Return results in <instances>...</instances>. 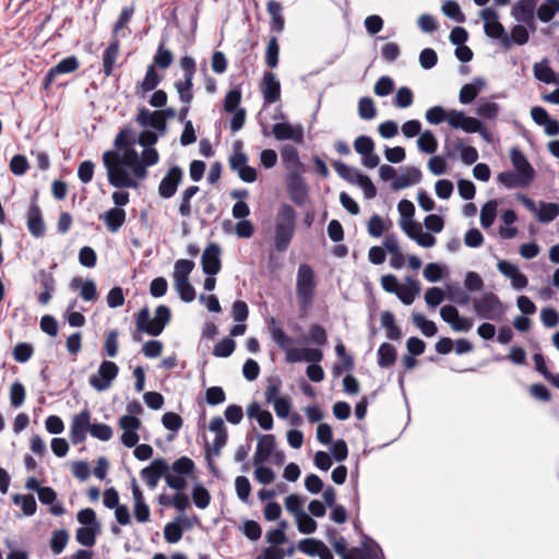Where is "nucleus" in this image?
Wrapping results in <instances>:
<instances>
[{"label":"nucleus","instance_id":"obj_1","mask_svg":"<svg viewBox=\"0 0 559 559\" xmlns=\"http://www.w3.org/2000/svg\"><path fill=\"white\" fill-rule=\"evenodd\" d=\"M122 148V153L107 151L103 154L108 182L117 189L138 188L136 180L145 179L147 170L144 169V165H142L140 156L133 147Z\"/></svg>","mask_w":559,"mask_h":559},{"label":"nucleus","instance_id":"obj_2","mask_svg":"<svg viewBox=\"0 0 559 559\" xmlns=\"http://www.w3.org/2000/svg\"><path fill=\"white\" fill-rule=\"evenodd\" d=\"M426 120L430 124H439L447 121L452 129H460L466 133H473L479 130L480 120L466 116L462 110H445L442 106H433L425 114Z\"/></svg>","mask_w":559,"mask_h":559},{"label":"nucleus","instance_id":"obj_3","mask_svg":"<svg viewBox=\"0 0 559 559\" xmlns=\"http://www.w3.org/2000/svg\"><path fill=\"white\" fill-rule=\"evenodd\" d=\"M296 212L288 205L283 204L277 213L275 222V249L280 252L287 250L295 233Z\"/></svg>","mask_w":559,"mask_h":559},{"label":"nucleus","instance_id":"obj_4","mask_svg":"<svg viewBox=\"0 0 559 559\" xmlns=\"http://www.w3.org/2000/svg\"><path fill=\"white\" fill-rule=\"evenodd\" d=\"M170 309L164 305H160L155 309L154 318H151L150 310L147 308H143L136 313V329L148 335L158 336L170 321Z\"/></svg>","mask_w":559,"mask_h":559},{"label":"nucleus","instance_id":"obj_5","mask_svg":"<svg viewBox=\"0 0 559 559\" xmlns=\"http://www.w3.org/2000/svg\"><path fill=\"white\" fill-rule=\"evenodd\" d=\"M314 273L310 265L300 264L297 271L296 295L302 309H307L314 295Z\"/></svg>","mask_w":559,"mask_h":559},{"label":"nucleus","instance_id":"obj_6","mask_svg":"<svg viewBox=\"0 0 559 559\" xmlns=\"http://www.w3.org/2000/svg\"><path fill=\"white\" fill-rule=\"evenodd\" d=\"M474 311L478 318L498 321L504 313V306L493 293H485L473 300Z\"/></svg>","mask_w":559,"mask_h":559},{"label":"nucleus","instance_id":"obj_7","mask_svg":"<svg viewBox=\"0 0 559 559\" xmlns=\"http://www.w3.org/2000/svg\"><path fill=\"white\" fill-rule=\"evenodd\" d=\"M334 169L337 175L346 181L359 186L364 191L366 199H373L377 194V189L372 183L371 179L364 175L358 169L347 166L343 162H335Z\"/></svg>","mask_w":559,"mask_h":559},{"label":"nucleus","instance_id":"obj_8","mask_svg":"<svg viewBox=\"0 0 559 559\" xmlns=\"http://www.w3.org/2000/svg\"><path fill=\"white\" fill-rule=\"evenodd\" d=\"M479 17L484 21V31L488 37L500 39L501 44L509 48L511 39L506 33L503 25L498 21L499 14L492 8H485L479 12Z\"/></svg>","mask_w":559,"mask_h":559},{"label":"nucleus","instance_id":"obj_9","mask_svg":"<svg viewBox=\"0 0 559 559\" xmlns=\"http://www.w3.org/2000/svg\"><path fill=\"white\" fill-rule=\"evenodd\" d=\"M119 373V367L111 360L100 362L96 373L88 379L90 385L98 392L107 391Z\"/></svg>","mask_w":559,"mask_h":559},{"label":"nucleus","instance_id":"obj_10","mask_svg":"<svg viewBox=\"0 0 559 559\" xmlns=\"http://www.w3.org/2000/svg\"><path fill=\"white\" fill-rule=\"evenodd\" d=\"M183 177V171L179 166H173L168 169L158 186V194L163 199H170L175 195L178 186Z\"/></svg>","mask_w":559,"mask_h":559},{"label":"nucleus","instance_id":"obj_11","mask_svg":"<svg viewBox=\"0 0 559 559\" xmlns=\"http://www.w3.org/2000/svg\"><path fill=\"white\" fill-rule=\"evenodd\" d=\"M91 413L83 409L72 418L70 427V438L73 444H80L86 439V432H90Z\"/></svg>","mask_w":559,"mask_h":559},{"label":"nucleus","instance_id":"obj_12","mask_svg":"<svg viewBox=\"0 0 559 559\" xmlns=\"http://www.w3.org/2000/svg\"><path fill=\"white\" fill-rule=\"evenodd\" d=\"M272 133L278 141L290 140L297 144L304 142V128L300 124L293 126L288 122H278L273 126Z\"/></svg>","mask_w":559,"mask_h":559},{"label":"nucleus","instance_id":"obj_13","mask_svg":"<svg viewBox=\"0 0 559 559\" xmlns=\"http://www.w3.org/2000/svg\"><path fill=\"white\" fill-rule=\"evenodd\" d=\"M168 469L169 465L164 459H155L141 471V477L151 489H154Z\"/></svg>","mask_w":559,"mask_h":559},{"label":"nucleus","instance_id":"obj_14","mask_svg":"<svg viewBox=\"0 0 559 559\" xmlns=\"http://www.w3.org/2000/svg\"><path fill=\"white\" fill-rule=\"evenodd\" d=\"M350 559H385V557L377 542L364 536L361 546L350 550Z\"/></svg>","mask_w":559,"mask_h":559},{"label":"nucleus","instance_id":"obj_15","mask_svg":"<svg viewBox=\"0 0 559 559\" xmlns=\"http://www.w3.org/2000/svg\"><path fill=\"white\" fill-rule=\"evenodd\" d=\"M510 158L515 173L521 175L523 182L531 183L535 171L525 155L518 147H512L510 150Z\"/></svg>","mask_w":559,"mask_h":559},{"label":"nucleus","instance_id":"obj_16","mask_svg":"<svg viewBox=\"0 0 559 559\" xmlns=\"http://www.w3.org/2000/svg\"><path fill=\"white\" fill-rule=\"evenodd\" d=\"M221 248L216 243H210L202 253V270L207 275H215L221 271Z\"/></svg>","mask_w":559,"mask_h":559},{"label":"nucleus","instance_id":"obj_17","mask_svg":"<svg viewBox=\"0 0 559 559\" xmlns=\"http://www.w3.org/2000/svg\"><path fill=\"white\" fill-rule=\"evenodd\" d=\"M276 448L275 437L273 435L259 436L253 464L260 465L269 461Z\"/></svg>","mask_w":559,"mask_h":559},{"label":"nucleus","instance_id":"obj_18","mask_svg":"<svg viewBox=\"0 0 559 559\" xmlns=\"http://www.w3.org/2000/svg\"><path fill=\"white\" fill-rule=\"evenodd\" d=\"M136 122L144 128L151 127L162 134L166 131L167 127L162 112H158L157 110L150 111L146 108H141L139 110L136 115Z\"/></svg>","mask_w":559,"mask_h":559},{"label":"nucleus","instance_id":"obj_19","mask_svg":"<svg viewBox=\"0 0 559 559\" xmlns=\"http://www.w3.org/2000/svg\"><path fill=\"white\" fill-rule=\"evenodd\" d=\"M26 224L33 237L40 238L46 234L41 211L36 202H32L28 209Z\"/></svg>","mask_w":559,"mask_h":559},{"label":"nucleus","instance_id":"obj_20","mask_svg":"<svg viewBox=\"0 0 559 559\" xmlns=\"http://www.w3.org/2000/svg\"><path fill=\"white\" fill-rule=\"evenodd\" d=\"M299 550L308 556H318L320 559H333V554L321 540L306 538L299 543Z\"/></svg>","mask_w":559,"mask_h":559},{"label":"nucleus","instance_id":"obj_21","mask_svg":"<svg viewBox=\"0 0 559 559\" xmlns=\"http://www.w3.org/2000/svg\"><path fill=\"white\" fill-rule=\"evenodd\" d=\"M262 94L266 104L276 103L281 97V84L273 72H265L262 81Z\"/></svg>","mask_w":559,"mask_h":559},{"label":"nucleus","instance_id":"obj_22","mask_svg":"<svg viewBox=\"0 0 559 559\" xmlns=\"http://www.w3.org/2000/svg\"><path fill=\"white\" fill-rule=\"evenodd\" d=\"M535 0H518L513 3L511 15L516 22H532L536 8Z\"/></svg>","mask_w":559,"mask_h":559},{"label":"nucleus","instance_id":"obj_23","mask_svg":"<svg viewBox=\"0 0 559 559\" xmlns=\"http://www.w3.org/2000/svg\"><path fill=\"white\" fill-rule=\"evenodd\" d=\"M421 179V173L417 167H407L404 171L396 176L392 181L393 190H402L418 183Z\"/></svg>","mask_w":559,"mask_h":559},{"label":"nucleus","instance_id":"obj_24","mask_svg":"<svg viewBox=\"0 0 559 559\" xmlns=\"http://www.w3.org/2000/svg\"><path fill=\"white\" fill-rule=\"evenodd\" d=\"M405 281L406 284L401 285L395 295L404 305L408 306L414 302L416 296L420 293L421 287L419 281L414 277L408 276Z\"/></svg>","mask_w":559,"mask_h":559},{"label":"nucleus","instance_id":"obj_25","mask_svg":"<svg viewBox=\"0 0 559 559\" xmlns=\"http://www.w3.org/2000/svg\"><path fill=\"white\" fill-rule=\"evenodd\" d=\"M79 68V61L76 57L70 56L59 61L52 67L46 76V86L51 84L52 80L59 74L71 73Z\"/></svg>","mask_w":559,"mask_h":559},{"label":"nucleus","instance_id":"obj_26","mask_svg":"<svg viewBox=\"0 0 559 559\" xmlns=\"http://www.w3.org/2000/svg\"><path fill=\"white\" fill-rule=\"evenodd\" d=\"M485 85L486 82L483 78H475L472 83L463 85L459 94L460 103L463 105L471 104Z\"/></svg>","mask_w":559,"mask_h":559},{"label":"nucleus","instance_id":"obj_27","mask_svg":"<svg viewBox=\"0 0 559 559\" xmlns=\"http://www.w3.org/2000/svg\"><path fill=\"white\" fill-rule=\"evenodd\" d=\"M288 189L293 201L301 204L307 195V189L300 173H289Z\"/></svg>","mask_w":559,"mask_h":559},{"label":"nucleus","instance_id":"obj_28","mask_svg":"<svg viewBox=\"0 0 559 559\" xmlns=\"http://www.w3.org/2000/svg\"><path fill=\"white\" fill-rule=\"evenodd\" d=\"M111 233H117L126 222V211L114 207L99 216Z\"/></svg>","mask_w":559,"mask_h":559},{"label":"nucleus","instance_id":"obj_29","mask_svg":"<svg viewBox=\"0 0 559 559\" xmlns=\"http://www.w3.org/2000/svg\"><path fill=\"white\" fill-rule=\"evenodd\" d=\"M118 56L119 40L115 38L103 53V72L105 76L108 78L112 74Z\"/></svg>","mask_w":559,"mask_h":559},{"label":"nucleus","instance_id":"obj_30","mask_svg":"<svg viewBox=\"0 0 559 559\" xmlns=\"http://www.w3.org/2000/svg\"><path fill=\"white\" fill-rule=\"evenodd\" d=\"M283 163L290 173H300L301 163L298 151L292 145H284L281 150Z\"/></svg>","mask_w":559,"mask_h":559},{"label":"nucleus","instance_id":"obj_31","mask_svg":"<svg viewBox=\"0 0 559 559\" xmlns=\"http://www.w3.org/2000/svg\"><path fill=\"white\" fill-rule=\"evenodd\" d=\"M269 331L273 342L276 343L283 350H286L290 345H293L294 340L286 335L284 330L276 324L274 318L270 320Z\"/></svg>","mask_w":559,"mask_h":559},{"label":"nucleus","instance_id":"obj_32","mask_svg":"<svg viewBox=\"0 0 559 559\" xmlns=\"http://www.w3.org/2000/svg\"><path fill=\"white\" fill-rule=\"evenodd\" d=\"M559 215L558 203L539 202V206L535 214L538 222L547 224L552 222Z\"/></svg>","mask_w":559,"mask_h":559},{"label":"nucleus","instance_id":"obj_33","mask_svg":"<svg viewBox=\"0 0 559 559\" xmlns=\"http://www.w3.org/2000/svg\"><path fill=\"white\" fill-rule=\"evenodd\" d=\"M174 85L178 93L180 102L183 105L190 106L193 99V78H183L182 80L176 81Z\"/></svg>","mask_w":559,"mask_h":559},{"label":"nucleus","instance_id":"obj_34","mask_svg":"<svg viewBox=\"0 0 559 559\" xmlns=\"http://www.w3.org/2000/svg\"><path fill=\"white\" fill-rule=\"evenodd\" d=\"M198 186H190L180 195L179 214L181 217L190 218L192 214L191 199L198 193Z\"/></svg>","mask_w":559,"mask_h":559},{"label":"nucleus","instance_id":"obj_35","mask_svg":"<svg viewBox=\"0 0 559 559\" xmlns=\"http://www.w3.org/2000/svg\"><path fill=\"white\" fill-rule=\"evenodd\" d=\"M160 83V76L155 70L153 64L148 66L146 69L145 76L143 81L136 84V91L146 93L155 90V87Z\"/></svg>","mask_w":559,"mask_h":559},{"label":"nucleus","instance_id":"obj_36","mask_svg":"<svg viewBox=\"0 0 559 559\" xmlns=\"http://www.w3.org/2000/svg\"><path fill=\"white\" fill-rule=\"evenodd\" d=\"M12 501L15 506L21 507L23 514L26 516H32L37 511V503L33 495L15 493L12 496Z\"/></svg>","mask_w":559,"mask_h":559},{"label":"nucleus","instance_id":"obj_37","mask_svg":"<svg viewBox=\"0 0 559 559\" xmlns=\"http://www.w3.org/2000/svg\"><path fill=\"white\" fill-rule=\"evenodd\" d=\"M559 12V0H544L537 8L536 16L539 21L547 23Z\"/></svg>","mask_w":559,"mask_h":559},{"label":"nucleus","instance_id":"obj_38","mask_svg":"<svg viewBox=\"0 0 559 559\" xmlns=\"http://www.w3.org/2000/svg\"><path fill=\"white\" fill-rule=\"evenodd\" d=\"M396 360V349L390 343H383L378 349V365L381 368L392 366Z\"/></svg>","mask_w":559,"mask_h":559},{"label":"nucleus","instance_id":"obj_39","mask_svg":"<svg viewBox=\"0 0 559 559\" xmlns=\"http://www.w3.org/2000/svg\"><path fill=\"white\" fill-rule=\"evenodd\" d=\"M533 71L535 78L540 82L551 84L554 81H556V73L548 66L547 59H544L543 61L535 63L533 67Z\"/></svg>","mask_w":559,"mask_h":559},{"label":"nucleus","instance_id":"obj_40","mask_svg":"<svg viewBox=\"0 0 559 559\" xmlns=\"http://www.w3.org/2000/svg\"><path fill=\"white\" fill-rule=\"evenodd\" d=\"M412 321L425 336L431 337L437 334L438 329L436 323L426 319L421 313L414 312L412 314Z\"/></svg>","mask_w":559,"mask_h":559},{"label":"nucleus","instance_id":"obj_41","mask_svg":"<svg viewBox=\"0 0 559 559\" xmlns=\"http://www.w3.org/2000/svg\"><path fill=\"white\" fill-rule=\"evenodd\" d=\"M391 225L390 221L386 222L379 215H372L367 225L368 234L373 238H379Z\"/></svg>","mask_w":559,"mask_h":559},{"label":"nucleus","instance_id":"obj_42","mask_svg":"<svg viewBox=\"0 0 559 559\" xmlns=\"http://www.w3.org/2000/svg\"><path fill=\"white\" fill-rule=\"evenodd\" d=\"M475 111L479 117L491 120L498 116L500 106L497 103L480 99Z\"/></svg>","mask_w":559,"mask_h":559},{"label":"nucleus","instance_id":"obj_43","mask_svg":"<svg viewBox=\"0 0 559 559\" xmlns=\"http://www.w3.org/2000/svg\"><path fill=\"white\" fill-rule=\"evenodd\" d=\"M417 145L421 152L427 154H432L438 148L437 139L430 130H426L420 133L417 140Z\"/></svg>","mask_w":559,"mask_h":559},{"label":"nucleus","instance_id":"obj_44","mask_svg":"<svg viewBox=\"0 0 559 559\" xmlns=\"http://www.w3.org/2000/svg\"><path fill=\"white\" fill-rule=\"evenodd\" d=\"M194 267V262L187 259H180L175 262L173 277L174 281L189 280V275Z\"/></svg>","mask_w":559,"mask_h":559},{"label":"nucleus","instance_id":"obj_45","mask_svg":"<svg viewBox=\"0 0 559 559\" xmlns=\"http://www.w3.org/2000/svg\"><path fill=\"white\" fill-rule=\"evenodd\" d=\"M498 182L504 186L508 189H512L515 187H527L531 183H524L522 177L518 173L513 171H503L500 173L497 177Z\"/></svg>","mask_w":559,"mask_h":559},{"label":"nucleus","instance_id":"obj_46","mask_svg":"<svg viewBox=\"0 0 559 559\" xmlns=\"http://www.w3.org/2000/svg\"><path fill=\"white\" fill-rule=\"evenodd\" d=\"M69 540V534L66 530H58L52 533L50 548L55 555H60Z\"/></svg>","mask_w":559,"mask_h":559},{"label":"nucleus","instance_id":"obj_47","mask_svg":"<svg viewBox=\"0 0 559 559\" xmlns=\"http://www.w3.org/2000/svg\"><path fill=\"white\" fill-rule=\"evenodd\" d=\"M174 286L185 302H191L195 298V290L189 280L174 281Z\"/></svg>","mask_w":559,"mask_h":559},{"label":"nucleus","instance_id":"obj_48","mask_svg":"<svg viewBox=\"0 0 559 559\" xmlns=\"http://www.w3.org/2000/svg\"><path fill=\"white\" fill-rule=\"evenodd\" d=\"M97 530L98 527L93 526L79 527L75 534L78 543L86 547L94 546Z\"/></svg>","mask_w":559,"mask_h":559},{"label":"nucleus","instance_id":"obj_49","mask_svg":"<svg viewBox=\"0 0 559 559\" xmlns=\"http://www.w3.org/2000/svg\"><path fill=\"white\" fill-rule=\"evenodd\" d=\"M358 115L364 120H371L377 115L374 102L370 97H361L358 102Z\"/></svg>","mask_w":559,"mask_h":559},{"label":"nucleus","instance_id":"obj_50","mask_svg":"<svg viewBox=\"0 0 559 559\" xmlns=\"http://www.w3.org/2000/svg\"><path fill=\"white\" fill-rule=\"evenodd\" d=\"M497 215L496 201H488L480 210V224L484 228L490 227Z\"/></svg>","mask_w":559,"mask_h":559},{"label":"nucleus","instance_id":"obj_51","mask_svg":"<svg viewBox=\"0 0 559 559\" xmlns=\"http://www.w3.org/2000/svg\"><path fill=\"white\" fill-rule=\"evenodd\" d=\"M174 61L173 52L164 47V44H160L157 48V51L154 56V64L162 69H167Z\"/></svg>","mask_w":559,"mask_h":559},{"label":"nucleus","instance_id":"obj_52","mask_svg":"<svg viewBox=\"0 0 559 559\" xmlns=\"http://www.w3.org/2000/svg\"><path fill=\"white\" fill-rule=\"evenodd\" d=\"M280 46L276 37H271L265 51V62L271 68H276L278 64Z\"/></svg>","mask_w":559,"mask_h":559},{"label":"nucleus","instance_id":"obj_53","mask_svg":"<svg viewBox=\"0 0 559 559\" xmlns=\"http://www.w3.org/2000/svg\"><path fill=\"white\" fill-rule=\"evenodd\" d=\"M192 499L199 509H205L210 504L211 496L204 486L195 485L192 491Z\"/></svg>","mask_w":559,"mask_h":559},{"label":"nucleus","instance_id":"obj_54","mask_svg":"<svg viewBox=\"0 0 559 559\" xmlns=\"http://www.w3.org/2000/svg\"><path fill=\"white\" fill-rule=\"evenodd\" d=\"M414 102V95L409 87L402 86L396 91L394 97V105L397 108H407L412 106Z\"/></svg>","mask_w":559,"mask_h":559},{"label":"nucleus","instance_id":"obj_55","mask_svg":"<svg viewBox=\"0 0 559 559\" xmlns=\"http://www.w3.org/2000/svg\"><path fill=\"white\" fill-rule=\"evenodd\" d=\"M25 388L24 385L16 381L11 384L10 388V403L14 408H17L23 405L25 401Z\"/></svg>","mask_w":559,"mask_h":559},{"label":"nucleus","instance_id":"obj_56","mask_svg":"<svg viewBox=\"0 0 559 559\" xmlns=\"http://www.w3.org/2000/svg\"><path fill=\"white\" fill-rule=\"evenodd\" d=\"M394 90V81L388 75L381 76L373 86V92L379 97L390 95Z\"/></svg>","mask_w":559,"mask_h":559},{"label":"nucleus","instance_id":"obj_57","mask_svg":"<svg viewBox=\"0 0 559 559\" xmlns=\"http://www.w3.org/2000/svg\"><path fill=\"white\" fill-rule=\"evenodd\" d=\"M442 12L445 16L451 20L463 23L465 21V16L461 11V8L456 1L449 0L442 5Z\"/></svg>","mask_w":559,"mask_h":559},{"label":"nucleus","instance_id":"obj_58","mask_svg":"<svg viewBox=\"0 0 559 559\" xmlns=\"http://www.w3.org/2000/svg\"><path fill=\"white\" fill-rule=\"evenodd\" d=\"M281 384H282V382L278 378H272L269 380L265 392H264L266 403L272 404L276 400H280L283 397L280 395L281 394Z\"/></svg>","mask_w":559,"mask_h":559},{"label":"nucleus","instance_id":"obj_59","mask_svg":"<svg viewBox=\"0 0 559 559\" xmlns=\"http://www.w3.org/2000/svg\"><path fill=\"white\" fill-rule=\"evenodd\" d=\"M296 519V524L298 531L302 534H312L317 530L316 521L308 515L306 512H302Z\"/></svg>","mask_w":559,"mask_h":559},{"label":"nucleus","instance_id":"obj_60","mask_svg":"<svg viewBox=\"0 0 559 559\" xmlns=\"http://www.w3.org/2000/svg\"><path fill=\"white\" fill-rule=\"evenodd\" d=\"M235 345L236 344L233 338L225 337L215 345L213 354L216 357H229L235 350Z\"/></svg>","mask_w":559,"mask_h":559},{"label":"nucleus","instance_id":"obj_61","mask_svg":"<svg viewBox=\"0 0 559 559\" xmlns=\"http://www.w3.org/2000/svg\"><path fill=\"white\" fill-rule=\"evenodd\" d=\"M90 433L93 438L100 441H108L112 437V429L107 424H92Z\"/></svg>","mask_w":559,"mask_h":559},{"label":"nucleus","instance_id":"obj_62","mask_svg":"<svg viewBox=\"0 0 559 559\" xmlns=\"http://www.w3.org/2000/svg\"><path fill=\"white\" fill-rule=\"evenodd\" d=\"M444 273V267L438 263H428L424 269V277L430 283L439 282Z\"/></svg>","mask_w":559,"mask_h":559},{"label":"nucleus","instance_id":"obj_63","mask_svg":"<svg viewBox=\"0 0 559 559\" xmlns=\"http://www.w3.org/2000/svg\"><path fill=\"white\" fill-rule=\"evenodd\" d=\"M354 148L359 155H367L374 151V142L368 135H359L354 141Z\"/></svg>","mask_w":559,"mask_h":559},{"label":"nucleus","instance_id":"obj_64","mask_svg":"<svg viewBox=\"0 0 559 559\" xmlns=\"http://www.w3.org/2000/svg\"><path fill=\"white\" fill-rule=\"evenodd\" d=\"M171 469L174 473L182 476L190 475L194 469V463L191 459L181 456L173 463Z\"/></svg>","mask_w":559,"mask_h":559}]
</instances>
